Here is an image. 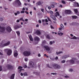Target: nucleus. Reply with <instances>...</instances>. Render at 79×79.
<instances>
[{
	"label": "nucleus",
	"instance_id": "obj_1",
	"mask_svg": "<svg viewBox=\"0 0 79 79\" xmlns=\"http://www.w3.org/2000/svg\"><path fill=\"white\" fill-rule=\"evenodd\" d=\"M7 42L6 40H4L2 41V43L0 44V46L2 47H6V46H8L10 44V42L8 41Z\"/></svg>",
	"mask_w": 79,
	"mask_h": 79
},
{
	"label": "nucleus",
	"instance_id": "obj_2",
	"mask_svg": "<svg viewBox=\"0 0 79 79\" xmlns=\"http://www.w3.org/2000/svg\"><path fill=\"white\" fill-rule=\"evenodd\" d=\"M47 66L50 68H54L55 69H60V66L56 64H54L50 66L49 64H47L46 65Z\"/></svg>",
	"mask_w": 79,
	"mask_h": 79
},
{
	"label": "nucleus",
	"instance_id": "obj_3",
	"mask_svg": "<svg viewBox=\"0 0 79 79\" xmlns=\"http://www.w3.org/2000/svg\"><path fill=\"white\" fill-rule=\"evenodd\" d=\"M21 4V2L19 0H16L13 3V5L15 6H20Z\"/></svg>",
	"mask_w": 79,
	"mask_h": 79
},
{
	"label": "nucleus",
	"instance_id": "obj_4",
	"mask_svg": "<svg viewBox=\"0 0 79 79\" xmlns=\"http://www.w3.org/2000/svg\"><path fill=\"white\" fill-rule=\"evenodd\" d=\"M23 55L25 56H29L31 55V52L29 51H25L23 53Z\"/></svg>",
	"mask_w": 79,
	"mask_h": 79
},
{
	"label": "nucleus",
	"instance_id": "obj_5",
	"mask_svg": "<svg viewBox=\"0 0 79 79\" xmlns=\"http://www.w3.org/2000/svg\"><path fill=\"white\" fill-rule=\"evenodd\" d=\"M5 52H7V53L8 55H10L11 54V50L9 49H7L5 50Z\"/></svg>",
	"mask_w": 79,
	"mask_h": 79
},
{
	"label": "nucleus",
	"instance_id": "obj_6",
	"mask_svg": "<svg viewBox=\"0 0 79 79\" xmlns=\"http://www.w3.org/2000/svg\"><path fill=\"white\" fill-rule=\"evenodd\" d=\"M5 29L4 28L0 26V34L4 33L5 32Z\"/></svg>",
	"mask_w": 79,
	"mask_h": 79
},
{
	"label": "nucleus",
	"instance_id": "obj_7",
	"mask_svg": "<svg viewBox=\"0 0 79 79\" xmlns=\"http://www.w3.org/2000/svg\"><path fill=\"white\" fill-rule=\"evenodd\" d=\"M6 31L8 32H10L11 31V29L10 27H7Z\"/></svg>",
	"mask_w": 79,
	"mask_h": 79
},
{
	"label": "nucleus",
	"instance_id": "obj_8",
	"mask_svg": "<svg viewBox=\"0 0 79 79\" xmlns=\"http://www.w3.org/2000/svg\"><path fill=\"white\" fill-rule=\"evenodd\" d=\"M18 52L16 50L14 51V56L15 57H16L18 56Z\"/></svg>",
	"mask_w": 79,
	"mask_h": 79
},
{
	"label": "nucleus",
	"instance_id": "obj_9",
	"mask_svg": "<svg viewBox=\"0 0 79 79\" xmlns=\"http://www.w3.org/2000/svg\"><path fill=\"white\" fill-rule=\"evenodd\" d=\"M44 48H45L46 50L48 51H50V48L48 46H44Z\"/></svg>",
	"mask_w": 79,
	"mask_h": 79
},
{
	"label": "nucleus",
	"instance_id": "obj_10",
	"mask_svg": "<svg viewBox=\"0 0 79 79\" xmlns=\"http://www.w3.org/2000/svg\"><path fill=\"white\" fill-rule=\"evenodd\" d=\"M29 65L30 67H34V64L32 62H30Z\"/></svg>",
	"mask_w": 79,
	"mask_h": 79
},
{
	"label": "nucleus",
	"instance_id": "obj_11",
	"mask_svg": "<svg viewBox=\"0 0 79 79\" xmlns=\"http://www.w3.org/2000/svg\"><path fill=\"white\" fill-rule=\"evenodd\" d=\"M74 6L75 7H79V5L78 2H74Z\"/></svg>",
	"mask_w": 79,
	"mask_h": 79
},
{
	"label": "nucleus",
	"instance_id": "obj_12",
	"mask_svg": "<svg viewBox=\"0 0 79 79\" xmlns=\"http://www.w3.org/2000/svg\"><path fill=\"white\" fill-rule=\"evenodd\" d=\"M69 57V55H65L62 57V59H66L67 58Z\"/></svg>",
	"mask_w": 79,
	"mask_h": 79
},
{
	"label": "nucleus",
	"instance_id": "obj_13",
	"mask_svg": "<svg viewBox=\"0 0 79 79\" xmlns=\"http://www.w3.org/2000/svg\"><path fill=\"white\" fill-rule=\"evenodd\" d=\"M60 26L61 27V28H59V30L60 31H61V29H63H63H64V26H63V24H60Z\"/></svg>",
	"mask_w": 79,
	"mask_h": 79
},
{
	"label": "nucleus",
	"instance_id": "obj_14",
	"mask_svg": "<svg viewBox=\"0 0 79 79\" xmlns=\"http://www.w3.org/2000/svg\"><path fill=\"white\" fill-rule=\"evenodd\" d=\"M64 13L66 15H68L69 14V10H65L64 11Z\"/></svg>",
	"mask_w": 79,
	"mask_h": 79
},
{
	"label": "nucleus",
	"instance_id": "obj_15",
	"mask_svg": "<svg viewBox=\"0 0 79 79\" xmlns=\"http://www.w3.org/2000/svg\"><path fill=\"white\" fill-rule=\"evenodd\" d=\"M74 11L76 14H77L78 15H79V12H78V10L77 9H74Z\"/></svg>",
	"mask_w": 79,
	"mask_h": 79
},
{
	"label": "nucleus",
	"instance_id": "obj_16",
	"mask_svg": "<svg viewBox=\"0 0 79 79\" xmlns=\"http://www.w3.org/2000/svg\"><path fill=\"white\" fill-rule=\"evenodd\" d=\"M58 35H60V36H62L63 35V33H62L60 31H59L58 33Z\"/></svg>",
	"mask_w": 79,
	"mask_h": 79
},
{
	"label": "nucleus",
	"instance_id": "obj_17",
	"mask_svg": "<svg viewBox=\"0 0 79 79\" xmlns=\"http://www.w3.org/2000/svg\"><path fill=\"white\" fill-rule=\"evenodd\" d=\"M23 69V67H21V66H19L18 67V69H20V70H19V73H21V70H24L23 69Z\"/></svg>",
	"mask_w": 79,
	"mask_h": 79
},
{
	"label": "nucleus",
	"instance_id": "obj_18",
	"mask_svg": "<svg viewBox=\"0 0 79 79\" xmlns=\"http://www.w3.org/2000/svg\"><path fill=\"white\" fill-rule=\"evenodd\" d=\"M35 40H36V41H39L40 40V39L38 37H36L35 38Z\"/></svg>",
	"mask_w": 79,
	"mask_h": 79
},
{
	"label": "nucleus",
	"instance_id": "obj_19",
	"mask_svg": "<svg viewBox=\"0 0 79 79\" xmlns=\"http://www.w3.org/2000/svg\"><path fill=\"white\" fill-rule=\"evenodd\" d=\"M7 68L8 69H10V68H12V67L11 66L9 65H7Z\"/></svg>",
	"mask_w": 79,
	"mask_h": 79
},
{
	"label": "nucleus",
	"instance_id": "obj_20",
	"mask_svg": "<svg viewBox=\"0 0 79 79\" xmlns=\"http://www.w3.org/2000/svg\"><path fill=\"white\" fill-rule=\"evenodd\" d=\"M15 74H13L12 75V76L10 77V79H14V77H15Z\"/></svg>",
	"mask_w": 79,
	"mask_h": 79
},
{
	"label": "nucleus",
	"instance_id": "obj_21",
	"mask_svg": "<svg viewBox=\"0 0 79 79\" xmlns=\"http://www.w3.org/2000/svg\"><path fill=\"white\" fill-rule=\"evenodd\" d=\"M29 38L31 41H33V38H32L31 35H30L29 36Z\"/></svg>",
	"mask_w": 79,
	"mask_h": 79
},
{
	"label": "nucleus",
	"instance_id": "obj_22",
	"mask_svg": "<svg viewBox=\"0 0 79 79\" xmlns=\"http://www.w3.org/2000/svg\"><path fill=\"white\" fill-rule=\"evenodd\" d=\"M55 15L56 17H57V16H60V14H59V13H58V12H57Z\"/></svg>",
	"mask_w": 79,
	"mask_h": 79
},
{
	"label": "nucleus",
	"instance_id": "obj_23",
	"mask_svg": "<svg viewBox=\"0 0 79 79\" xmlns=\"http://www.w3.org/2000/svg\"><path fill=\"white\" fill-rule=\"evenodd\" d=\"M70 62L72 64H73L74 63V61L73 60H70Z\"/></svg>",
	"mask_w": 79,
	"mask_h": 79
},
{
	"label": "nucleus",
	"instance_id": "obj_24",
	"mask_svg": "<svg viewBox=\"0 0 79 79\" xmlns=\"http://www.w3.org/2000/svg\"><path fill=\"white\" fill-rule=\"evenodd\" d=\"M63 53V52L62 51H60L59 52H56V54H57V55H59V54H61V53Z\"/></svg>",
	"mask_w": 79,
	"mask_h": 79
},
{
	"label": "nucleus",
	"instance_id": "obj_25",
	"mask_svg": "<svg viewBox=\"0 0 79 79\" xmlns=\"http://www.w3.org/2000/svg\"><path fill=\"white\" fill-rule=\"evenodd\" d=\"M72 17L73 19H77V16H72Z\"/></svg>",
	"mask_w": 79,
	"mask_h": 79
},
{
	"label": "nucleus",
	"instance_id": "obj_26",
	"mask_svg": "<svg viewBox=\"0 0 79 79\" xmlns=\"http://www.w3.org/2000/svg\"><path fill=\"white\" fill-rule=\"evenodd\" d=\"M36 34L38 35L40 34V31L39 30H37L36 31Z\"/></svg>",
	"mask_w": 79,
	"mask_h": 79
},
{
	"label": "nucleus",
	"instance_id": "obj_27",
	"mask_svg": "<svg viewBox=\"0 0 79 79\" xmlns=\"http://www.w3.org/2000/svg\"><path fill=\"white\" fill-rule=\"evenodd\" d=\"M52 16H53L52 15L51 16V17L54 20L56 21V19L55 17H54V16H53L54 17H52Z\"/></svg>",
	"mask_w": 79,
	"mask_h": 79
},
{
	"label": "nucleus",
	"instance_id": "obj_28",
	"mask_svg": "<svg viewBox=\"0 0 79 79\" xmlns=\"http://www.w3.org/2000/svg\"><path fill=\"white\" fill-rule=\"evenodd\" d=\"M36 4L38 5H40L42 4V3H41L40 2H39L36 3Z\"/></svg>",
	"mask_w": 79,
	"mask_h": 79
},
{
	"label": "nucleus",
	"instance_id": "obj_29",
	"mask_svg": "<svg viewBox=\"0 0 79 79\" xmlns=\"http://www.w3.org/2000/svg\"><path fill=\"white\" fill-rule=\"evenodd\" d=\"M16 33H17L18 35L19 36L20 35V32L19 31H16Z\"/></svg>",
	"mask_w": 79,
	"mask_h": 79
},
{
	"label": "nucleus",
	"instance_id": "obj_30",
	"mask_svg": "<svg viewBox=\"0 0 79 79\" xmlns=\"http://www.w3.org/2000/svg\"><path fill=\"white\" fill-rule=\"evenodd\" d=\"M33 74H36V75H39V73H38V72H33Z\"/></svg>",
	"mask_w": 79,
	"mask_h": 79
},
{
	"label": "nucleus",
	"instance_id": "obj_31",
	"mask_svg": "<svg viewBox=\"0 0 79 79\" xmlns=\"http://www.w3.org/2000/svg\"><path fill=\"white\" fill-rule=\"evenodd\" d=\"M53 43L54 44L55 43V41H53V42L50 41V45H52V44H53Z\"/></svg>",
	"mask_w": 79,
	"mask_h": 79
},
{
	"label": "nucleus",
	"instance_id": "obj_32",
	"mask_svg": "<svg viewBox=\"0 0 79 79\" xmlns=\"http://www.w3.org/2000/svg\"><path fill=\"white\" fill-rule=\"evenodd\" d=\"M46 43V41L44 40L42 41V45H44V44H45Z\"/></svg>",
	"mask_w": 79,
	"mask_h": 79
},
{
	"label": "nucleus",
	"instance_id": "obj_33",
	"mask_svg": "<svg viewBox=\"0 0 79 79\" xmlns=\"http://www.w3.org/2000/svg\"><path fill=\"white\" fill-rule=\"evenodd\" d=\"M15 29H18V28H19V27L18 26H15L14 27Z\"/></svg>",
	"mask_w": 79,
	"mask_h": 79
},
{
	"label": "nucleus",
	"instance_id": "obj_34",
	"mask_svg": "<svg viewBox=\"0 0 79 79\" xmlns=\"http://www.w3.org/2000/svg\"><path fill=\"white\" fill-rule=\"evenodd\" d=\"M20 21H24V20L23 19V18H21L20 19Z\"/></svg>",
	"mask_w": 79,
	"mask_h": 79
},
{
	"label": "nucleus",
	"instance_id": "obj_35",
	"mask_svg": "<svg viewBox=\"0 0 79 79\" xmlns=\"http://www.w3.org/2000/svg\"><path fill=\"white\" fill-rule=\"evenodd\" d=\"M62 3L64 4H65L66 3V2L64 0H62Z\"/></svg>",
	"mask_w": 79,
	"mask_h": 79
},
{
	"label": "nucleus",
	"instance_id": "obj_36",
	"mask_svg": "<svg viewBox=\"0 0 79 79\" xmlns=\"http://www.w3.org/2000/svg\"><path fill=\"white\" fill-rule=\"evenodd\" d=\"M46 37H47L48 39H50V36H49V35H47L46 36Z\"/></svg>",
	"mask_w": 79,
	"mask_h": 79
},
{
	"label": "nucleus",
	"instance_id": "obj_37",
	"mask_svg": "<svg viewBox=\"0 0 79 79\" xmlns=\"http://www.w3.org/2000/svg\"><path fill=\"white\" fill-rule=\"evenodd\" d=\"M72 39H77V37H76L75 36H74L73 37V38H72Z\"/></svg>",
	"mask_w": 79,
	"mask_h": 79
},
{
	"label": "nucleus",
	"instance_id": "obj_38",
	"mask_svg": "<svg viewBox=\"0 0 79 79\" xmlns=\"http://www.w3.org/2000/svg\"><path fill=\"white\" fill-rule=\"evenodd\" d=\"M65 62L66 61L65 60H63L61 61V63H65Z\"/></svg>",
	"mask_w": 79,
	"mask_h": 79
},
{
	"label": "nucleus",
	"instance_id": "obj_39",
	"mask_svg": "<svg viewBox=\"0 0 79 79\" xmlns=\"http://www.w3.org/2000/svg\"><path fill=\"white\" fill-rule=\"evenodd\" d=\"M24 60L25 61H28V59H27V58H26Z\"/></svg>",
	"mask_w": 79,
	"mask_h": 79
},
{
	"label": "nucleus",
	"instance_id": "obj_40",
	"mask_svg": "<svg viewBox=\"0 0 79 79\" xmlns=\"http://www.w3.org/2000/svg\"><path fill=\"white\" fill-rule=\"evenodd\" d=\"M25 11L24 10H22L20 11V13H24Z\"/></svg>",
	"mask_w": 79,
	"mask_h": 79
},
{
	"label": "nucleus",
	"instance_id": "obj_41",
	"mask_svg": "<svg viewBox=\"0 0 79 79\" xmlns=\"http://www.w3.org/2000/svg\"><path fill=\"white\" fill-rule=\"evenodd\" d=\"M50 12L51 15H53V11H50Z\"/></svg>",
	"mask_w": 79,
	"mask_h": 79
},
{
	"label": "nucleus",
	"instance_id": "obj_42",
	"mask_svg": "<svg viewBox=\"0 0 79 79\" xmlns=\"http://www.w3.org/2000/svg\"><path fill=\"white\" fill-rule=\"evenodd\" d=\"M51 6L52 8H54V7H55V6L53 5H52Z\"/></svg>",
	"mask_w": 79,
	"mask_h": 79
},
{
	"label": "nucleus",
	"instance_id": "obj_43",
	"mask_svg": "<svg viewBox=\"0 0 79 79\" xmlns=\"http://www.w3.org/2000/svg\"><path fill=\"white\" fill-rule=\"evenodd\" d=\"M25 13H26L27 15H28L29 14V12H27V11H25Z\"/></svg>",
	"mask_w": 79,
	"mask_h": 79
},
{
	"label": "nucleus",
	"instance_id": "obj_44",
	"mask_svg": "<svg viewBox=\"0 0 79 79\" xmlns=\"http://www.w3.org/2000/svg\"><path fill=\"white\" fill-rule=\"evenodd\" d=\"M2 67L0 65V71H1L2 70Z\"/></svg>",
	"mask_w": 79,
	"mask_h": 79
},
{
	"label": "nucleus",
	"instance_id": "obj_45",
	"mask_svg": "<svg viewBox=\"0 0 79 79\" xmlns=\"http://www.w3.org/2000/svg\"><path fill=\"white\" fill-rule=\"evenodd\" d=\"M23 67L25 68H27V65H24L23 66Z\"/></svg>",
	"mask_w": 79,
	"mask_h": 79
},
{
	"label": "nucleus",
	"instance_id": "obj_46",
	"mask_svg": "<svg viewBox=\"0 0 79 79\" xmlns=\"http://www.w3.org/2000/svg\"><path fill=\"white\" fill-rule=\"evenodd\" d=\"M64 77H65V78H68L69 77V76L67 75L65 76Z\"/></svg>",
	"mask_w": 79,
	"mask_h": 79
},
{
	"label": "nucleus",
	"instance_id": "obj_47",
	"mask_svg": "<svg viewBox=\"0 0 79 79\" xmlns=\"http://www.w3.org/2000/svg\"><path fill=\"white\" fill-rule=\"evenodd\" d=\"M24 76H27V73H24V74H23Z\"/></svg>",
	"mask_w": 79,
	"mask_h": 79
},
{
	"label": "nucleus",
	"instance_id": "obj_48",
	"mask_svg": "<svg viewBox=\"0 0 79 79\" xmlns=\"http://www.w3.org/2000/svg\"><path fill=\"white\" fill-rule=\"evenodd\" d=\"M58 59V56H56V58H55V60H57Z\"/></svg>",
	"mask_w": 79,
	"mask_h": 79
},
{
	"label": "nucleus",
	"instance_id": "obj_49",
	"mask_svg": "<svg viewBox=\"0 0 79 79\" xmlns=\"http://www.w3.org/2000/svg\"><path fill=\"white\" fill-rule=\"evenodd\" d=\"M41 11H42V12H43L44 13V10L43 9H42L41 10Z\"/></svg>",
	"mask_w": 79,
	"mask_h": 79
},
{
	"label": "nucleus",
	"instance_id": "obj_50",
	"mask_svg": "<svg viewBox=\"0 0 79 79\" xmlns=\"http://www.w3.org/2000/svg\"><path fill=\"white\" fill-rule=\"evenodd\" d=\"M47 19L49 21H51V20H50L48 17H47Z\"/></svg>",
	"mask_w": 79,
	"mask_h": 79
},
{
	"label": "nucleus",
	"instance_id": "obj_51",
	"mask_svg": "<svg viewBox=\"0 0 79 79\" xmlns=\"http://www.w3.org/2000/svg\"><path fill=\"white\" fill-rule=\"evenodd\" d=\"M0 20L1 21H3V18H0Z\"/></svg>",
	"mask_w": 79,
	"mask_h": 79
},
{
	"label": "nucleus",
	"instance_id": "obj_52",
	"mask_svg": "<svg viewBox=\"0 0 79 79\" xmlns=\"http://www.w3.org/2000/svg\"><path fill=\"white\" fill-rule=\"evenodd\" d=\"M17 14H20V12H19V11H17Z\"/></svg>",
	"mask_w": 79,
	"mask_h": 79
},
{
	"label": "nucleus",
	"instance_id": "obj_53",
	"mask_svg": "<svg viewBox=\"0 0 79 79\" xmlns=\"http://www.w3.org/2000/svg\"><path fill=\"white\" fill-rule=\"evenodd\" d=\"M38 21H39V23H42V22L41 21V20H39Z\"/></svg>",
	"mask_w": 79,
	"mask_h": 79
},
{
	"label": "nucleus",
	"instance_id": "obj_54",
	"mask_svg": "<svg viewBox=\"0 0 79 79\" xmlns=\"http://www.w3.org/2000/svg\"><path fill=\"white\" fill-rule=\"evenodd\" d=\"M45 22H46V23H47L48 22V20H47V19H45Z\"/></svg>",
	"mask_w": 79,
	"mask_h": 79
},
{
	"label": "nucleus",
	"instance_id": "obj_55",
	"mask_svg": "<svg viewBox=\"0 0 79 79\" xmlns=\"http://www.w3.org/2000/svg\"><path fill=\"white\" fill-rule=\"evenodd\" d=\"M48 8L49 10H51V7H50V6L48 7Z\"/></svg>",
	"mask_w": 79,
	"mask_h": 79
},
{
	"label": "nucleus",
	"instance_id": "obj_56",
	"mask_svg": "<svg viewBox=\"0 0 79 79\" xmlns=\"http://www.w3.org/2000/svg\"><path fill=\"white\" fill-rule=\"evenodd\" d=\"M18 15V14L17 13H15V16H17V15Z\"/></svg>",
	"mask_w": 79,
	"mask_h": 79
},
{
	"label": "nucleus",
	"instance_id": "obj_57",
	"mask_svg": "<svg viewBox=\"0 0 79 79\" xmlns=\"http://www.w3.org/2000/svg\"><path fill=\"white\" fill-rule=\"evenodd\" d=\"M25 21L27 22V21H28V19H27L25 20Z\"/></svg>",
	"mask_w": 79,
	"mask_h": 79
},
{
	"label": "nucleus",
	"instance_id": "obj_58",
	"mask_svg": "<svg viewBox=\"0 0 79 79\" xmlns=\"http://www.w3.org/2000/svg\"><path fill=\"white\" fill-rule=\"evenodd\" d=\"M45 20H44V19H42V22H43V23H44V22H45Z\"/></svg>",
	"mask_w": 79,
	"mask_h": 79
},
{
	"label": "nucleus",
	"instance_id": "obj_59",
	"mask_svg": "<svg viewBox=\"0 0 79 79\" xmlns=\"http://www.w3.org/2000/svg\"><path fill=\"white\" fill-rule=\"evenodd\" d=\"M73 71V69H70V71L72 72Z\"/></svg>",
	"mask_w": 79,
	"mask_h": 79
},
{
	"label": "nucleus",
	"instance_id": "obj_60",
	"mask_svg": "<svg viewBox=\"0 0 79 79\" xmlns=\"http://www.w3.org/2000/svg\"><path fill=\"white\" fill-rule=\"evenodd\" d=\"M40 56H41L40 54H38V56H39V57H40Z\"/></svg>",
	"mask_w": 79,
	"mask_h": 79
},
{
	"label": "nucleus",
	"instance_id": "obj_61",
	"mask_svg": "<svg viewBox=\"0 0 79 79\" xmlns=\"http://www.w3.org/2000/svg\"><path fill=\"white\" fill-rule=\"evenodd\" d=\"M22 10L23 11H24L25 10V8H23L22 9Z\"/></svg>",
	"mask_w": 79,
	"mask_h": 79
},
{
	"label": "nucleus",
	"instance_id": "obj_62",
	"mask_svg": "<svg viewBox=\"0 0 79 79\" xmlns=\"http://www.w3.org/2000/svg\"><path fill=\"white\" fill-rule=\"evenodd\" d=\"M51 29H53L54 28L52 26V25L51 26Z\"/></svg>",
	"mask_w": 79,
	"mask_h": 79
},
{
	"label": "nucleus",
	"instance_id": "obj_63",
	"mask_svg": "<svg viewBox=\"0 0 79 79\" xmlns=\"http://www.w3.org/2000/svg\"><path fill=\"white\" fill-rule=\"evenodd\" d=\"M20 75L22 76H23V73H21L20 74Z\"/></svg>",
	"mask_w": 79,
	"mask_h": 79
},
{
	"label": "nucleus",
	"instance_id": "obj_64",
	"mask_svg": "<svg viewBox=\"0 0 79 79\" xmlns=\"http://www.w3.org/2000/svg\"><path fill=\"white\" fill-rule=\"evenodd\" d=\"M50 59H51V60H54V59H53V58H52L51 57H50Z\"/></svg>",
	"mask_w": 79,
	"mask_h": 79
}]
</instances>
